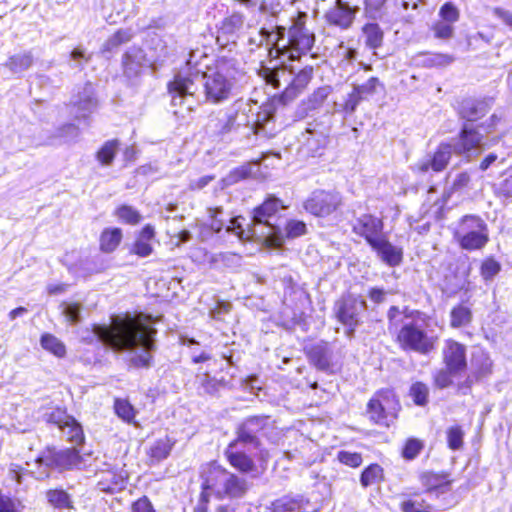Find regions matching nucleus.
<instances>
[{
	"mask_svg": "<svg viewBox=\"0 0 512 512\" xmlns=\"http://www.w3.org/2000/svg\"><path fill=\"white\" fill-rule=\"evenodd\" d=\"M151 322V316L140 313L134 317L117 319L112 327L97 325L94 333L113 350L128 351L133 366L149 367L155 349L154 336L157 333Z\"/></svg>",
	"mask_w": 512,
	"mask_h": 512,
	"instance_id": "1",
	"label": "nucleus"
},
{
	"mask_svg": "<svg viewBox=\"0 0 512 512\" xmlns=\"http://www.w3.org/2000/svg\"><path fill=\"white\" fill-rule=\"evenodd\" d=\"M278 198L269 197L253 211L251 222L247 224V230L242 227L243 217H235L229 220L226 230L235 233L241 239H262L272 246H280L283 236L279 226L271 222L280 209Z\"/></svg>",
	"mask_w": 512,
	"mask_h": 512,
	"instance_id": "2",
	"label": "nucleus"
},
{
	"mask_svg": "<svg viewBox=\"0 0 512 512\" xmlns=\"http://www.w3.org/2000/svg\"><path fill=\"white\" fill-rule=\"evenodd\" d=\"M243 74L232 61L222 60L214 69L202 74L206 101L212 104L223 103L237 95L241 88Z\"/></svg>",
	"mask_w": 512,
	"mask_h": 512,
	"instance_id": "3",
	"label": "nucleus"
},
{
	"mask_svg": "<svg viewBox=\"0 0 512 512\" xmlns=\"http://www.w3.org/2000/svg\"><path fill=\"white\" fill-rule=\"evenodd\" d=\"M390 327L402 324L397 339L403 350H410L422 355H427L435 349L437 337L427 333L423 322L418 318H409L392 306L388 311Z\"/></svg>",
	"mask_w": 512,
	"mask_h": 512,
	"instance_id": "4",
	"label": "nucleus"
},
{
	"mask_svg": "<svg viewBox=\"0 0 512 512\" xmlns=\"http://www.w3.org/2000/svg\"><path fill=\"white\" fill-rule=\"evenodd\" d=\"M227 110L235 132L240 128H248L254 135L263 138L272 137L275 134L274 112L270 107H263L254 114L248 102L238 100Z\"/></svg>",
	"mask_w": 512,
	"mask_h": 512,
	"instance_id": "5",
	"label": "nucleus"
},
{
	"mask_svg": "<svg viewBox=\"0 0 512 512\" xmlns=\"http://www.w3.org/2000/svg\"><path fill=\"white\" fill-rule=\"evenodd\" d=\"M202 496L208 492L218 498H240L246 490V481L216 463L208 464L202 472Z\"/></svg>",
	"mask_w": 512,
	"mask_h": 512,
	"instance_id": "6",
	"label": "nucleus"
},
{
	"mask_svg": "<svg viewBox=\"0 0 512 512\" xmlns=\"http://www.w3.org/2000/svg\"><path fill=\"white\" fill-rule=\"evenodd\" d=\"M35 462L39 468L37 479L48 478L50 470L63 472L81 469L85 466V460L76 448L56 449L48 447L41 452Z\"/></svg>",
	"mask_w": 512,
	"mask_h": 512,
	"instance_id": "7",
	"label": "nucleus"
},
{
	"mask_svg": "<svg viewBox=\"0 0 512 512\" xmlns=\"http://www.w3.org/2000/svg\"><path fill=\"white\" fill-rule=\"evenodd\" d=\"M195 57L196 51H191L186 61V68L179 71L168 85L173 106L187 104L188 109H191L192 98L198 90L196 81L202 76L200 70L196 68Z\"/></svg>",
	"mask_w": 512,
	"mask_h": 512,
	"instance_id": "8",
	"label": "nucleus"
},
{
	"mask_svg": "<svg viewBox=\"0 0 512 512\" xmlns=\"http://www.w3.org/2000/svg\"><path fill=\"white\" fill-rule=\"evenodd\" d=\"M275 429L274 422L267 416H253L244 420L237 428V437L231 443L243 446L250 453L259 450L260 458L265 460L268 456L260 450V438H270Z\"/></svg>",
	"mask_w": 512,
	"mask_h": 512,
	"instance_id": "9",
	"label": "nucleus"
},
{
	"mask_svg": "<svg viewBox=\"0 0 512 512\" xmlns=\"http://www.w3.org/2000/svg\"><path fill=\"white\" fill-rule=\"evenodd\" d=\"M367 309L366 301L359 295L347 293L342 295L334 304L337 320L346 327L347 337L354 336L356 328L362 323V317Z\"/></svg>",
	"mask_w": 512,
	"mask_h": 512,
	"instance_id": "10",
	"label": "nucleus"
},
{
	"mask_svg": "<svg viewBox=\"0 0 512 512\" xmlns=\"http://www.w3.org/2000/svg\"><path fill=\"white\" fill-rule=\"evenodd\" d=\"M455 238L465 250L481 249L489 239L487 224L478 216L466 215L455 231Z\"/></svg>",
	"mask_w": 512,
	"mask_h": 512,
	"instance_id": "11",
	"label": "nucleus"
},
{
	"mask_svg": "<svg viewBox=\"0 0 512 512\" xmlns=\"http://www.w3.org/2000/svg\"><path fill=\"white\" fill-rule=\"evenodd\" d=\"M43 417L48 424L58 427L67 441L75 444L83 442L84 434L81 425L65 410L54 408L47 411Z\"/></svg>",
	"mask_w": 512,
	"mask_h": 512,
	"instance_id": "12",
	"label": "nucleus"
},
{
	"mask_svg": "<svg viewBox=\"0 0 512 512\" xmlns=\"http://www.w3.org/2000/svg\"><path fill=\"white\" fill-rule=\"evenodd\" d=\"M484 136L474 127L464 125L459 136L450 143L456 155L463 156L467 161L477 157L483 148Z\"/></svg>",
	"mask_w": 512,
	"mask_h": 512,
	"instance_id": "13",
	"label": "nucleus"
},
{
	"mask_svg": "<svg viewBox=\"0 0 512 512\" xmlns=\"http://www.w3.org/2000/svg\"><path fill=\"white\" fill-rule=\"evenodd\" d=\"M342 204L340 193L315 190L304 203L306 211L315 216L325 217L336 211Z\"/></svg>",
	"mask_w": 512,
	"mask_h": 512,
	"instance_id": "14",
	"label": "nucleus"
},
{
	"mask_svg": "<svg viewBox=\"0 0 512 512\" xmlns=\"http://www.w3.org/2000/svg\"><path fill=\"white\" fill-rule=\"evenodd\" d=\"M397 403L389 393L377 394L367 405V414L375 424L389 427L395 418Z\"/></svg>",
	"mask_w": 512,
	"mask_h": 512,
	"instance_id": "15",
	"label": "nucleus"
},
{
	"mask_svg": "<svg viewBox=\"0 0 512 512\" xmlns=\"http://www.w3.org/2000/svg\"><path fill=\"white\" fill-rule=\"evenodd\" d=\"M287 44L286 57L294 60L311 50L314 35L304 25L295 23L288 31Z\"/></svg>",
	"mask_w": 512,
	"mask_h": 512,
	"instance_id": "16",
	"label": "nucleus"
},
{
	"mask_svg": "<svg viewBox=\"0 0 512 512\" xmlns=\"http://www.w3.org/2000/svg\"><path fill=\"white\" fill-rule=\"evenodd\" d=\"M493 372V362L489 353L481 348H477L472 353L471 358V371L465 381L459 383L458 387L464 393L475 382L488 378Z\"/></svg>",
	"mask_w": 512,
	"mask_h": 512,
	"instance_id": "17",
	"label": "nucleus"
},
{
	"mask_svg": "<svg viewBox=\"0 0 512 512\" xmlns=\"http://www.w3.org/2000/svg\"><path fill=\"white\" fill-rule=\"evenodd\" d=\"M97 107L94 87L91 83H86L71 100L70 113L78 121H87Z\"/></svg>",
	"mask_w": 512,
	"mask_h": 512,
	"instance_id": "18",
	"label": "nucleus"
},
{
	"mask_svg": "<svg viewBox=\"0 0 512 512\" xmlns=\"http://www.w3.org/2000/svg\"><path fill=\"white\" fill-rule=\"evenodd\" d=\"M452 152L453 147L450 143H441L432 156L419 160L412 170L421 174L427 173L430 169L434 172H441L448 165Z\"/></svg>",
	"mask_w": 512,
	"mask_h": 512,
	"instance_id": "19",
	"label": "nucleus"
},
{
	"mask_svg": "<svg viewBox=\"0 0 512 512\" xmlns=\"http://www.w3.org/2000/svg\"><path fill=\"white\" fill-rule=\"evenodd\" d=\"M442 358L445 366L451 372H463L467 368L466 346L455 340L445 341L442 349Z\"/></svg>",
	"mask_w": 512,
	"mask_h": 512,
	"instance_id": "20",
	"label": "nucleus"
},
{
	"mask_svg": "<svg viewBox=\"0 0 512 512\" xmlns=\"http://www.w3.org/2000/svg\"><path fill=\"white\" fill-rule=\"evenodd\" d=\"M358 11L357 6L352 7L347 2L336 0L335 4L325 13V19L330 25L344 30L352 25Z\"/></svg>",
	"mask_w": 512,
	"mask_h": 512,
	"instance_id": "21",
	"label": "nucleus"
},
{
	"mask_svg": "<svg viewBox=\"0 0 512 512\" xmlns=\"http://www.w3.org/2000/svg\"><path fill=\"white\" fill-rule=\"evenodd\" d=\"M123 73L129 80L138 78L144 67L150 66V61L139 47H130L122 57Z\"/></svg>",
	"mask_w": 512,
	"mask_h": 512,
	"instance_id": "22",
	"label": "nucleus"
},
{
	"mask_svg": "<svg viewBox=\"0 0 512 512\" xmlns=\"http://www.w3.org/2000/svg\"><path fill=\"white\" fill-rule=\"evenodd\" d=\"M207 133L219 140H226L235 132L228 110H220L209 116L206 124Z\"/></svg>",
	"mask_w": 512,
	"mask_h": 512,
	"instance_id": "23",
	"label": "nucleus"
},
{
	"mask_svg": "<svg viewBox=\"0 0 512 512\" xmlns=\"http://www.w3.org/2000/svg\"><path fill=\"white\" fill-rule=\"evenodd\" d=\"M382 228V221L368 214L357 218L353 224L354 232L360 236H363L370 245H372L373 242H376L383 236L381 233Z\"/></svg>",
	"mask_w": 512,
	"mask_h": 512,
	"instance_id": "24",
	"label": "nucleus"
},
{
	"mask_svg": "<svg viewBox=\"0 0 512 512\" xmlns=\"http://www.w3.org/2000/svg\"><path fill=\"white\" fill-rule=\"evenodd\" d=\"M264 46L271 58L286 56L288 44L287 39L285 38V28L282 26H276L272 31L265 28Z\"/></svg>",
	"mask_w": 512,
	"mask_h": 512,
	"instance_id": "25",
	"label": "nucleus"
},
{
	"mask_svg": "<svg viewBox=\"0 0 512 512\" xmlns=\"http://www.w3.org/2000/svg\"><path fill=\"white\" fill-rule=\"evenodd\" d=\"M245 448L230 443L225 451L229 463L243 473H250L256 470L255 464L250 456L245 453Z\"/></svg>",
	"mask_w": 512,
	"mask_h": 512,
	"instance_id": "26",
	"label": "nucleus"
},
{
	"mask_svg": "<svg viewBox=\"0 0 512 512\" xmlns=\"http://www.w3.org/2000/svg\"><path fill=\"white\" fill-rule=\"evenodd\" d=\"M327 139L323 131L317 130L308 124L305 133L302 134V148L308 155L316 156L326 145Z\"/></svg>",
	"mask_w": 512,
	"mask_h": 512,
	"instance_id": "27",
	"label": "nucleus"
},
{
	"mask_svg": "<svg viewBox=\"0 0 512 512\" xmlns=\"http://www.w3.org/2000/svg\"><path fill=\"white\" fill-rule=\"evenodd\" d=\"M313 68L311 66H305L300 69L297 73L295 69L292 74L291 86L287 91H283L282 98L285 101H291L298 96L308 85L312 79Z\"/></svg>",
	"mask_w": 512,
	"mask_h": 512,
	"instance_id": "28",
	"label": "nucleus"
},
{
	"mask_svg": "<svg viewBox=\"0 0 512 512\" xmlns=\"http://www.w3.org/2000/svg\"><path fill=\"white\" fill-rule=\"evenodd\" d=\"M382 259L383 262L390 266H397L402 261V251L392 245L384 236L370 245Z\"/></svg>",
	"mask_w": 512,
	"mask_h": 512,
	"instance_id": "29",
	"label": "nucleus"
},
{
	"mask_svg": "<svg viewBox=\"0 0 512 512\" xmlns=\"http://www.w3.org/2000/svg\"><path fill=\"white\" fill-rule=\"evenodd\" d=\"M126 483V472L109 470L102 473L101 478L98 481V488L102 492L113 494L123 490L126 487Z\"/></svg>",
	"mask_w": 512,
	"mask_h": 512,
	"instance_id": "30",
	"label": "nucleus"
},
{
	"mask_svg": "<svg viewBox=\"0 0 512 512\" xmlns=\"http://www.w3.org/2000/svg\"><path fill=\"white\" fill-rule=\"evenodd\" d=\"M154 235V228L151 225H146L132 244L130 252L142 258L151 255L153 252L151 240Z\"/></svg>",
	"mask_w": 512,
	"mask_h": 512,
	"instance_id": "31",
	"label": "nucleus"
},
{
	"mask_svg": "<svg viewBox=\"0 0 512 512\" xmlns=\"http://www.w3.org/2000/svg\"><path fill=\"white\" fill-rule=\"evenodd\" d=\"M294 67L287 68L286 66L276 69H266L264 71V78L267 83L276 89L284 88L283 91L291 86L292 74Z\"/></svg>",
	"mask_w": 512,
	"mask_h": 512,
	"instance_id": "32",
	"label": "nucleus"
},
{
	"mask_svg": "<svg viewBox=\"0 0 512 512\" xmlns=\"http://www.w3.org/2000/svg\"><path fill=\"white\" fill-rule=\"evenodd\" d=\"M310 361L320 370L326 371L330 367L331 349L326 342L312 345L307 351Z\"/></svg>",
	"mask_w": 512,
	"mask_h": 512,
	"instance_id": "33",
	"label": "nucleus"
},
{
	"mask_svg": "<svg viewBox=\"0 0 512 512\" xmlns=\"http://www.w3.org/2000/svg\"><path fill=\"white\" fill-rule=\"evenodd\" d=\"M170 54L171 50L165 40L158 36L151 38L149 53L147 54L151 67L156 68L158 65H162Z\"/></svg>",
	"mask_w": 512,
	"mask_h": 512,
	"instance_id": "34",
	"label": "nucleus"
},
{
	"mask_svg": "<svg viewBox=\"0 0 512 512\" xmlns=\"http://www.w3.org/2000/svg\"><path fill=\"white\" fill-rule=\"evenodd\" d=\"M421 482L428 492L444 494L450 490L452 480L448 478V474L425 472L421 475Z\"/></svg>",
	"mask_w": 512,
	"mask_h": 512,
	"instance_id": "35",
	"label": "nucleus"
},
{
	"mask_svg": "<svg viewBox=\"0 0 512 512\" xmlns=\"http://www.w3.org/2000/svg\"><path fill=\"white\" fill-rule=\"evenodd\" d=\"M306 505L302 496H283L271 503L268 507L271 512H306Z\"/></svg>",
	"mask_w": 512,
	"mask_h": 512,
	"instance_id": "36",
	"label": "nucleus"
},
{
	"mask_svg": "<svg viewBox=\"0 0 512 512\" xmlns=\"http://www.w3.org/2000/svg\"><path fill=\"white\" fill-rule=\"evenodd\" d=\"M34 56L31 51H23L11 55L3 64L13 75L21 76L25 71L32 67Z\"/></svg>",
	"mask_w": 512,
	"mask_h": 512,
	"instance_id": "37",
	"label": "nucleus"
},
{
	"mask_svg": "<svg viewBox=\"0 0 512 512\" xmlns=\"http://www.w3.org/2000/svg\"><path fill=\"white\" fill-rule=\"evenodd\" d=\"M488 111L487 104L475 99H464L459 108V114L467 121H476L483 117Z\"/></svg>",
	"mask_w": 512,
	"mask_h": 512,
	"instance_id": "38",
	"label": "nucleus"
},
{
	"mask_svg": "<svg viewBox=\"0 0 512 512\" xmlns=\"http://www.w3.org/2000/svg\"><path fill=\"white\" fill-rule=\"evenodd\" d=\"M244 24V17L240 13H234L229 17L225 18L218 31L217 41L221 43V39L226 37V41H229V37L233 36L239 31Z\"/></svg>",
	"mask_w": 512,
	"mask_h": 512,
	"instance_id": "39",
	"label": "nucleus"
},
{
	"mask_svg": "<svg viewBox=\"0 0 512 512\" xmlns=\"http://www.w3.org/2000/svg\"><path fill=\"white\" fill-rule=\"evenodd\" d=\"M48 503L55 509H73L71 496L63 489H50L46 492Z\"/></svg>",
	"mask_w": 512,
	"mask_h": 512,
	"instance_id": "40",
	"label": "nucleus"
},
{
	"mask_svg": "<svg viewBox=\"0 0 512 512\" xmlns=\"http://www.w3.org/2000/svg\"><path fill=\"white\" fill-rule=\"evenodd\" d=\"M122 239V231L120 228H107L100 236V248L103 252H113Z\"/></svg>",
	"mask_w": 512,
	"mask_h": 512,
	"instance_id": "41",
	"label": "nucleus"
},
{
	"mask_svg": "<svg viewBox=\"0 0 512 512\" xmlns=\"http://www.w3.org/2000/svg\"><path fill=\"white\" fill-rule=\"evenodd\" d=\"M258 170L257 163H247L233 169L224 179V183L227 186L233 185L243 179H246L254 175Z\"/></svg>",
	"mask_w": 512,
	"mask_h": 512,
	"instance_id": "42",
	"label": "nucleus"
},
{
	"mask_svg": "<svg viewBox=\"0 0 512 512\" xmlns=\"http://www.w3.org/2000/svg\"><path fill=\"white\" fill-rule=\"evenodd\" d=\"M416 64L423 67L445 66L453 61V58L445 54H421L415 59Z\"/></svg>",
	"mask_w": 512,
	"mask_h": 512,
	"instance_id": "43",
	"label": "nucleus"
},
{
	"mask_svg": "<svg viewBox=\"0 0 512 512\" xmlns=\"http://www.w3.org/2000/svg\"><path fill=\"white\" fill-rule=\"evenodd\" d=\"M363 34L365 36V43L368 47L376 49L382 45L383 32L375 23L366 24L363 27Z\"/></svg>",
	"mask_w": 512,
	"mask_h": 512,
	"instance_id": "44",
	"label": "nucleus"
},
{
	"mask_svg": "<svg viewBox=\"0 0 512 512\" xmlns=\"http://www.w3.org/2000/svg\"><path fill=\"white\" fill-rule=\"evenodd\" d=\"M40 343L43 349L51 352L57 357H63L66 354V347L64 343L52 334H43Z\"/></svg>",
	"mask_w": 512,
	"mask_h": 512,
	"instance_id": "45",
	"label": "nucleus"
},
{
	"mask_svg": "<svg viewBox=\"0 0 512 512\" xmlns=\"http://www.w3.org/2000/svg\"><path fill=\"white\" fill-rule=\"evenodd\" d=\"M362 101H364V100L353 88L352 91L347 94L343 103L335 102V109L337 112H342L346 116H349V115H352L356 111L358 105Z\"/></svg>",
	"mask_w": 512,
	"mask_h": 512,
	"instance_id": "46",
	"label": "nucleus"
},
{
	"mask_svg": "<svg viewBox=\"0 0 512 512\" xmlns=\"http://www.w3.org/2000/svg\"><path fill=\"white\" fill-rule=\"evenodd\" d=\"M383 84L377 77L369 78L365 83L353 84L354 90L361 96L363 100H368L375 95L379 88L383 89Z\"/></svg>",
	"mask_w": 512,
	"mask_h": 512,
	"instance_id": "47",
	"label": "nucleus"
},
{
	"mask_svg": "<svg viewBox=\"0 0 512 512\" xmlns=\"http://www.w3.org/2000/svg\"><path fill=\"white\" fill-rule=\"evenodd\" d=\"M450 324L453 328H459L468 325L472 320L471 310L463 305L454 307L450 313Z\"/></svg>",
	"mask_w": 512,
	"mask_h": 512,
	"instance_id": "48",
	"label": "nucleus"
},
{
	"mask_svg": "<svg viewBox=\"0 0 512 512\" xmlns=\"http://www.w3.org/2000/svg\"><path fill=\"white\" fill-rule=\"evenodd\" d=\"M331 91L332 88L330 86H323L315 90L303 103L305 110H315L319 108L330 95Z\"/></svg>",
	"mask_w": 512,
	"mask_h": 512,
	"instance_id": "49",
	"label": "nucleus"
},
{
	"mask_svg": "<svg viewBox=\"0 0 512 512\" xmlns=\"http://www.w3.org/2000/svg\"><path fill=\"white\" fill-rule=\"evenodd\" d=\"M383 477V469L378 464H371L364 469L360 476L361 485L366 488L379 482Z\"/></svg>",
	"mask_w": 512,
	"mask_h": 512,
	"instance_id": "50",
	"label": "nucleus"
},
{
	"mask_svg": "<svg viewBox=\"0 0 512 512\" xmlns=\"http://www.w3.org/2000/svg\"><path fill=\"white\" fill-rule=\"evenodd\" d=\"M133 37L131 29H120L107 39L104 44L105 51H113L120 45L129 42Z\"/></svg>",
	"mask_w": 512,
	"mask_h": 512,
	"instance_id": "51",
	"label": "nucleus"
},
{
	"mask_svg": "<svg viewBox=\"0 0 512 512\" xmlns=\"http://www.w3.org/2000/svg\"><path fill=\"white\" fill-rule=\"evenodd\" d=\"M172 446L173 443L169 438L159 439L151 446L150 456L156 461H161L168 457Z\"/></svg>",
	"mask_w": 512,
	"mask_h": 512,
	"instance_id": "52",
	"label": "nucleus"
},
{
	"mask_svg": "<svg viewBox=\"0 0 512 512\" xmlns=\"http://www.w3.org/2000/svg\"><path fill=\"white\" fill-rule=\"evenodd\" d=\"M60 308L69 323L77 324L81 321V311L83 307L80 303L64 301L61 303Z\"/></svg>",
	"mask_w": 512,
	"mask_h": 512,
	"instance_id": "53",
	"label": "nucleus"
},
{
	"mask_svg": "<svg viewBox=\"0 0 512 512\" xmlns=\"http://www.w3.org/2000/svg\"><path fill=\"white\" fill-rule=\"evenodd\" d=\"M114 409L118 417L127 423H131L136 416L134 407L124 399H116Z\"/></svg>",
	"mask_w": 512,
	"mask_h": 512,
	"instance_id": "54",
	"label": "nucleus"
},
{
	"mask_svg": "<svg viewBox=\"0 0 512 512\" xmlns=\"http://www.w3.org/2000/svg\"><path fill=\"white\" fill-rule=\"evenodd\" d=\"M80 129L73 123H67L57 128L55 137L63 140L64 142H73L78 139Z\"/></svg>",
	"mask_w": 512,
	"mask_h": 512,
	"instance_id": "55",
	"label": "nucleus"
},
{
	"mask_svg": "<svg viewBox=\"0 0 512 512\" xmlns=\"http://www.w3.org/2000/svg\"><path fill=\"white\" fill-rule=\"evenodd\" d=\"M118 149V141H107L97 153V159L104 165L112 163Z\"/></svg>",
	"mask_w": 512,
	"mask_h": 512,
	"instance_id": "56",
	"label": "nucleus"
},
{
	"mask_svg": "<svg viewBox=\"0 0 512 512\" xmlns=\"http://www.w3.org/2000/svg\"><path fill=\"white\" fill-rule=\"evenodd\" d=\"M91 59V55L85 49L77 47L70 53L69 66L72 69L82 70Z\"/></svg>",
	"mask_w": 512,
	"mask_h": 512,
	"instance_id": "57",
	"label": "nucleus"
},
{
	"mask_svg": "<svg viewBox=\"0 0 512 512\" xmlns=\"http://www.w3.org/2000/svg\"><path fill=\"white\" fill-rule=\"evenodd\" d=\"M429 388L427 385L416 382L410 388V396L413 398L416 405L423 406L428 401Z\"/></svg>",
	"mask_w": 512,
	"mask_h": 512,
	"instance_id": "58",
	"label": "nucleus"
},
{
	"mask_svg": "<svg viewBox=\"0 0 512 512\" xmlns=\"http://www.w3.org/2000/svg\"><path fill=\"white\" fill-rule=\"evenodd\" d=\"M116 215L128 224H137L141 220L140 213L132 206L122 205L116 210Z\"/></svg>",
	"mask_w": 512,
	"mask_h": 512,
	"instance_id": "59",
	"label": "nucleus"
},
{
	"mask_svg": "<svg viewBox=\"0 0 512 512\" xmlns=\"http://www.w3.org/2000/svg\"><path fill=\"white\" fill-rule=\"evenodd\" d=\"M439 16L442 21L454 24L459 20L460 12L452 2H446L441 6Z\"/></svg>",
	"mask_w": 512,
	"mask_h": 512,
	"instance_id": "60",
	"label": "nucleus"
},
{
	"mask_svg": "<svg viewBox=\"0 0 512 512\" xmlns=\"http://www.w3.org/2000/svg\"><path fill=\"white\" fill-rule=\"evenodd\" d=\"M200 380V386L204 393L214 395L223 385L222 381H219L213 377H211L208 373H204L201 376H198Z\"/></svg>",
	"mask_w": 512,
	"mask_h": 512,
	"instance_id": "61",
	"label": "nucleus"
},
{
	"mask_svg": "<svg viewBox=\"0 0 512 512\" xmlns=\"http://www.w3.org/2000/svg\"><path fill=\"white\" fill-rule=\"evenodd\" d=\"M423 447L422 441L415 438L408 439L403 447L402 456L406 460H413L418 456Z\"/></svg>",
	"mask_w": 512,
	"mask_h": 512,
	"instance_id": "62",
	"label": "nucleus"
},
{
	"mask_svg": "<svg viewBox=\"0 0 512 512\" xmlns=\"http://www.w3.org/2000/svg\"><path fill=\"white\" fill-rule=\"evenodd\" d=\"M337 459L340 463L352 468L359 467L363 462L362 455L360 453L344 450L338 452Z\"/></svg>",
	"mask_w": 512,
	"mask_h": 512,
	"instance_id": "63",
	"label": "nucleus"
},
{
	"mask_svg": "<svg viewBox=\"0 0 512 512\" xmlns=\"http://www.w3.org/2000/svg\"><path fill=\"white\" fill-rule=\"evenodd\" d=\"M464 432L460 426H453L447 430V442L449 448L458 450L463 445Z\"/></svg>",
	"mask_w": 512,
	"mask_h": 512,
	"instance_id": "64",
	"label": "nucleus"
}]
</instances>
